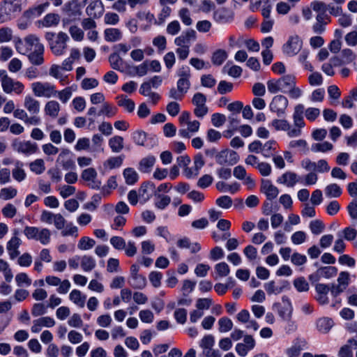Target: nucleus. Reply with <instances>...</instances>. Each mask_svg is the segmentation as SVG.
<instances>
[{
	"instance_id": "nucleus-1",
	"label": "nucleus",
	"mask_w": 357,
	"mask_h": 357,
	"mask_svg": "<svg viewBox=\"0 0 357 357\" xmlns=\"http://www.w3.org/2000/svg\"><path fill=\"white\" fill-rule=\"evenodd\" d=\"M305 117L310 121H314L319 115L320 110L315 107H309L305 110L304 105L298 104L295 106L293 114L294 124L284 119H274L271 121V126L277 131H284L290 138L298 137L302 135V128L305 126L303 113Z\"/></svg>"
},
{
	"instance_id": "nucleus-2",
	"label": "nucleus",
	"mask_w": 357,
	"mask_h": 357,
	"mask_svg": "<svg viewBox=\"0 0 357 357\" xmlns=\"http://www.w3.org/2000/svg\"><path fill=\"white\" fill-rule=\"evenodd\" d=\"M45 39L48 41L50 49L56 56L64 54L66 49V42L69 40L68 35L63 32H59L57 36L53 32H47Z\"/></svg>"
},
{
	"instance_id": "nucleus-3",
	"label": "nucleus",
	"mask_w": 357,
	"mask_h": 357,
	"mask_svg": "<svg viewBox=\"0 0 357 357\" xmlns=\"http://www.w3.org/2000/svg\"><path fill=\"white\" fill-rule=\"evenodd\" d=\"M44 46L40 43L38 37L33 34L28 35L23 40L19 38L15 41L16 50L23 55H26Z\"/></svg>"
},
{
	"instance_id": "nucleus-4",
	"label": "nucleus",
	"mask_w": 357,
	"mask_h": 357,
	"mask_svg": "<svg viewBox=\"0 0 357 357\" xmlns=\"http://www.w3.org/2000/svg\"><path fill=\"white\" fill-rule=\"evenodd\" d=\"M22 10L21 4L16 0L5 1L0 5V23L8 22Z\"/></svg>"
},
{
	"instance_id": "nucleus-5",
	"label": "nucleus",
	"mask_w": 357,
	"mask_h": 357,
	"mask_svg": "<svg viewBox=\"0 0 357 357\" xmlns=\"http://www.w3.org/2000/svg\"><path fill=\"white\" fill-rule=\"evenodd\" d=\"M31 89L36 97L51 98L56 96L57 91L50 82H36L31 84Z\"/></svg>"
},
{
	"instance_id": "nucleus-6",
	"label": "nucleus",
	"mask_w": 357,
	"mask_h": 357,
	"mask_svg": "<svg viewBox=\"0 0 357 357\" xmlns=\"http://www.w3.org/2000/svg\"><path fill=\"white\" fill-rule=\"evenodd\" d=\"M11 146L14 151L26 155L33 154L38 150L36 143L19 139H15L12 142Z\"/></svg>"
},
{
	"instance_id": "nucleus-7",
	"label": "nucleus",
	"mask_w": 357,
	"mask_h": 357,
	"mask_svg": "<svg viewBox=\"0 0 357 357\" xmlns=\"http://www.w3.org/2000/svg\"><path fill=\"white\" fill-rule=\"evenodd\" d=\"M302 45L303 41L298 35L291 36L282 46V51L286 55L293 56L300 52Z\"/></svg>"
},
{
	"instance_id": "nucleus-8",
	"label": "nucleus",
	"mask_w": 357,
	"mask_h": 357,
	"mask_svg": "<svg viewBox=\"0 0 357 357\" xmlns=\"http://www.w3.org/2000/svg\"><path fill=\"white\" fill-rule=\"evenodd\" d=\"M239 160L238 153L232 150L225 149L215 155V161L220 165H234Z\"/></svg>"
},
{
	"instance_id": "nucleus-9",
	"label": "nucleus",
	"mask_w": 357,
	"mask_h": 357,
	"mask_svg": "<svg viewBox=\"0 0 357 357\" xmlns=\"http://www.w3.org/2000/svg\"><path fill=\"white\" fill-rule=\"evenodd\" d=\"M1 86L3 91L6 93L14 92L16 94H20L24 89V86L22 82L15 81L6 75L1 78Z\"/></svg>"
},
{
	"instance_id": "nucleus-10",
	"label": "nucleus",
	"mask_w": 357,
	"mask_h": 357,
	"mask_svg": "<svg viewBox=\"0 0 357 357\" xmlns=\"http://www.w3.org/2000/svg\"><path fill=\"white\" fill-rule=\"evenodd\" d=\"M288 104L289 101L285 96L282 95L275 96L270 103V110L276 113L278 116H282L285 114Z\"/></svg>"
},
{
	"instance_id": "nucleus-11",
	"label": "nucleus",
	"mask_w": 357,
	"mask_h": 357,
	"mask_svg": "<svg viewBox=\"0 0 357 357\" xmlns=\"http://www.w3.org/2000/svg\"><path fill=\"white\" fill-rule=\"evenodd\" d=\"M255 340L252 336L245 335L243 342L236 344L235 350L240 356L245 357L250 350L255 348Z\"/></svg>"
},
{
	"instance_id": "nucleus-12",
	"label": "nucleus",
	"mask_w": 357,
	"mask_h": 357,
	"mask_svg": "<svg viewBox=\"0 0 357 357\" xmlns=\"http://www.w3.org/2000/svg\"><path fill=\"white\" fill-rule=\"evenodd\" d=\"M197 39V33L194 29H189L183 31L179 36L175 38L174 44L178 47H190L191 41Z\"/></svg>"
},
{
	"instance_id": "nucleus-13",
	"label": "nucleus",
	"mask_w": 357,
	"mask_h": 357,
	"mask_svg": "<svg viewBox=\"0 0 357 357\" xmlns=\"http://www.w3.org/2000/svg\"><path fill=\"white\" fill-rule=\"evenodd\" d=\"M260 190L266 195L267 199L269 201L276 198L279 194L278 188L268 179L261 180Z\"/></svg>"
},
{
	"instance_id": "nucleus-14",
	"label": "nucleus",
	"mask_w": 357,
	"mask_h": 357,
	"mask_svg": "<svg viewBox=\"0 0 357 357\" xmlns=\"http://www.w3.org/2000/svg\"><path fill=\"white\" fill-rule=\"evenodd\" d=\"M13 116L17 119L23 121L27 126H38L41 123V119L40 116H29L27 112L23 109H16L14 111Z\"/></svg>"
},
{
	"instance_id": "nucleus-15",
	"label": "nucleus",
	"mask_w": 357,
	"mask_h": 357,
	"mask_svg": "<svg viewBox=\"0 0 357 357\" xmlns=\"http://www.w3.org/2000/svg\"><path fill=\"white\" fill-rule=\"evenodd\" d=\"M70 150L63 149L56 159V162L59 163L63 169L70 170L75 167V162L69 157Z\"/></svg>"
},
{
	"instance_id": "nucleus-16",
	"label": "nucleus",
	"mask_w": 357,
	"mask_h": 357,
	"mask_svg": "<svg viewBox=\"0 0 357 357\" xmlns=\"http://www.w3.org/2000/svg\"><path fill=\"white\" fill-rule=\"evenodd\" d=\"M24 107L31 115V116H39L40 104V102L32 97L31 95H27L24 98Z\"/></svg>"
},
{
	"instance_id": "nucleus-17",
	"label": "nucleus",
	"mask_w": 357,
	"mask_h": 357,
	"mask_svg": "<svg viewBox=\"0 0 357 357\" xmlns=\"http://www.w3.org/2000/svg\"><path fill=\"white\" fill-rule=\"evenodd\" d=\"M213 19L218 23H229L234 20V13L226 8H221L214 11Z\"/></svg>"
},
{
	"instance_id": "nucleus-18",
	"label": "nucleus",
	"mask_w": 357,
	"mask_h": 357,
	"mask_svg": "<svg viewBox=\"0 0 357 357\" xmlns=\"http://www.w3.org/2000/svg\"><path fill=\"white\" fill-rule=\"evenodd\" d=\"M315 291L317 292L315 298L319 303L321 305H326L328 303L329 299L328 297V293L330 291V287L328 284L317 283L315 284Z\"/></svg>"
},
{
	"instance_id": "nucleus-19",
	"label": "nucleus",
	"mask_w": 357,
	"mask_h": 357,
	"mask_svg": "<svg viewBox=\"0 0 357 357\" xmlns=\"http://www.w3.org/2000/svg\"><path fill=\"white\" fill-rule=\"evenodd\" d=\"M86 12L91 17H100L104 13V6L100 0L93 1L86 7Z\"/></svg>"
},
{
	"instance_id": "nucleus-20",
	"label": "nucleus",
	"mask_w": 357,
	"mask_h": 357,
	"mask_svg": "<svg viewBox=\"0 0 357 357\" xmlns=\"http://www.w3.org/2000/svg\"><path fill=\"white\" fill-rule=\"evenodd\" d=\"M298 182V175L293 172H286L277 178V183L283 184L289 188L294 187Z\"/></svg>"
},
{
	"instance_id": "nucleus-21",
	"label": "nucleus",
	"mask_w": 357,
	"mask_h": 357,
	"mask_svg": "<svg viewBox=\"0 0 357 357\" xmlns=\"http://www.w3.org/2000/svg\"><path fill=\"white\" fill-rule=\"evenodd\" d=\"M334 326V321L329 317H321L316 321L317 329L321 333H328Z\"/></svg>"
},
{
	"instance_id": "nucleus-22",
	"label": "nucleus",
	"mask_w": 357,
	"mask_h": 357,
	"mask_svg": "<svg viewBox=\"0 0 357 357\" xmlns=\"http://www.w3.org/2000/svg\"><path fill=\"white\" fill-rule=\"evenodd\" d=\"M280 92L287 93L296 85V77L292 75H286L280 78Z\"/></svg>"
},
{
	"instance_id": "nucleus-23",
	"label": "nucleus",
	"mask_w": 357,
	"mask_h": 357,
	"mask_svg": "<svg viewBox=\"0 0 357 357\" xmlns=\"http://www.w3.org/2000/svg\"><path fill=\"white\" fill-rule=\"evenodd\" d=\"M44 47H42L26 55L28 56L29 61L31 63L35 66H40L44 63Z\"/></svg>"
},
{
	"instance_id": "nucleus-24",
	"label": "nucleus",
	"mask_w": 357,
	"mask_h": 357,
	"mask_svg": "<svg viewBox=\"0 0 357 357\" xmlns=\"http://www.w3.org/2000/svg\"><path fill=\"white\" fill-rule=\"evenodd\" d=\"M116 100L117 105L123 108L125 111L129 113L134 112L135 103L132 99L128 98L126 96L121 95L116 97Z\"/></svg>"
},
{
	"instance_id": "nucleus-25",
	"label": "nucleus",
	"mask_w": 357,
	"mask_h": 357,
	"mask_svg": "<svg viewBox=\"0 0 357 357\" xmlns=\"http://www.w3.org/2000/svg\"><path fill=\"white\" fill-rule=\"evenodd\" d=\"M21 241L17 236H13L7 243V250L8 251L10 257L13 259L17 257L20 252L18 251V248L20 245Z\"/></svg>"
},
{
	"instance_id": "nucleus-26",
	"label": "nucleus",
	"mask_w": 357,
	"mask_h": 357,
	"mask_svg": "<svg viewBox=\"0 0 357 357\" xmlns=\"http://www.w3.org/2000/svg\"><path fill=\"white\" fill-rule=\"evenodd\" d=\"M60 111V105L56 100L48 101L45 106L44 112L46 115L55 119L58 116Z\"/></svg>"
},
{
	"instance_id": "nucleus-27",
	"label": "nucleus",
	"mask_w": 357,
	"mask_h": 357,
	"mask_svg": "<svg viewBox=\"0 0 357 357\" xmlns=\"http://www.w3.org/2000/svg\"><path fill=\"white\" fill-rule=\"evenodd\" d=\"M155 162V158L153 155H148L142 158L139 164V170L143 173H149Z\"/></svg>"
},
{
	"instance_id": "nucleus-28",
	"label": "nucleus",
	"mask_w": 357,
	"mask_h": 357,
	"mask_svg": "<svg viewBox=\"0 0 357 357\" xmlns=\"http://www.w3.org/2000/svg\"><path fill=\"white\" fill-rule=\"evenodd\" d=\"M118 109L107 102H105L98 112V116L105 115L108 118L115 116Z\"/></svg>"
},
{
	"instance_id": "nucleus-29",
	"label": "nucleus",
	"mask_w": 357,
	"mask_h": 357,
	"mask_svg": "<svg viewBox=\"0 0 357 357\" xmlns=\"http://www.w3.org/2000/svg\"><path fill=\"white\" fill-rule=\"evenodd\" d=\"M277 142L275 140H269L266 142L265 144H262L261 154L265 158L273 156L277 149Z\"/></svg>"
},
{
	"instance_id": "nucleus-30",
	"label": "nucleus",
	"mask_w": 357,
	"mask_h": 357,
	"mask_svg": "<svg viewBox=\"0 0 357 357\" xmlns=\"http://www.w3.org/2000/svg\"><path fill=\"white\" fill-rule=\"evenodd\" d=\"M15 168L12 170V175L15 180L22 182L26 178V174L23 167V163L17 161L15 164Z\"/></svg>"
},
{
	"instance_id": "nucleus-31",
	"label": "nucleus",
	"mask_w": 357,
	"mask_h": 357,
	"mask_svg": "<svg viewBox=\"0 0 357 357\" xmlns=\"http://www.w3.org/2000/svg\"><path fill=\"white\" fill-rule=\"evenodd\" d=\"M49 5L50 3L48 2L40 4L36 7L29 8V10H26L24 15L26 17H38L44 12V10L49 6Z\"/></svg>"
},
{
	"instance_id": "nucleus-32",
	"label": "nucleus",
	"mask_w": 357,
	"mask_h": 357,
	"mask_svg": "<svg viewBox=\"0 0 357 357\" xmlns=\"http://www.w3.org/2000/svg\"><path fill=\"white\" fill-rule=\"evenodd\" d=\"M154 196L155 197L154 205L160 210L165 209L171 202V197L168 195L154 194Z\"/></svg>"
},
{
	"instance_id": "nucleus-33",
	"label": "nucleus",
	"mask_w": 357,
	"mask_h": 357,
	"mask_svg": "<svg viewBox=\"0 0 357 357\" xmlns=\"http://www.w3.org/2000/svg\"><path fill=\"white\" fill-rule=\"evenodd\" d=\"M109 146L114 153H119L123 149V138L114 136L109 139Z\"/></svg>"
},
{
	"instance_id": "nucleus-34",
	"label": "nucleus",
	"mask_w": 357,
	"mask_h": 357,
	"mask_svg": "<svg viewBox=\"0 0 357 357\" xmlns=\"http://www.w3.org/2000/svg\"><path fill=\"white\" fill-rule=\"evenodd\" d=\"M70 300L80 307L85 305L86 296L82 295V292L77 289H73L69 295Z\"/></svg>"
},
{
	"instance_id": "nucleus-35",
	"label": "nucleus",
	"mask_w": 357,
	"mask_h": 357,
	"mask_svg": "<svg viewBox=\"0 0 357 357\" xmlns=\"http://www.w3.org/2000/svg\"><path fill=\"white\" fill-rule=\"evenodd\" d=\"M218 331L221 333H225L230 331L233 328V322L227 317H222L218 321Z\"/></svg>"
},
{
	"instance_id": "nucleus-36",
	"label": "nucleus",
	"mask_w": 357,
	"mask_h": 357,
	"mask_svg": "<svg viewBox=\"0 0 357 357\" xmlns=\"http://www.w3.org/2000/svg\"><path fill=\"white\" fill-rule=\"evenodd\" d=\"M109 62L113 69L121 72L124 70L123 61L117 53L110 54L109 57Z\"/></svg>"
},
{
	"instance_id": "nucleus-37",
	"label": "nucleus",
	"mask_w": 357,
	"mask_h": 357,
	"mask_svg": "<svg viewBox=\"0 0 357 357\" xmlns=\"http://www.w3.org/2000/svg\"><path fill=\"white\" fill-rule=\"evenodd\" d=\"M105 39L108 42L119 40L122 36L121 32L118 29H106L104 32Z\"/></svg>"
},
{
	"instance_id": "nucleus-38",
	"label": "nucleus",
	"mask_w": 357,
	"mask_h": 357,
	"mask_svg": "<svg viewBox=\"0 0 357 357\" xmlns=\"http://www.w3.org/2000/svg\"><path fill=\"white\" fill-rule=\"evenodd\" d=\"M80 264L82 268L86 272L92 271L96 265L95 259L89 255H84L81 257Z\"/></svg>"
},
{
	"instance_id": "nucleus-39",
	"label": "nucleus",
	"mask_w": 357,
	"mask_h": 357,
	"mask_svg": "<svg viewBox=\"0 0 357 357\" xmlns=\"http://www.w3.org/2000/svg\"><path fill=\"white\" fill-rule=\"evenodd\" d=\"M341 188L336 183L328 185L325 188V195L328 198L338 197L342 195Z\"/></svg>"
},
{
	"instance_id": "nucleus-40",
	"label": "nucleus",
	"mask_w": 357,
	"mask_h": 357,
	"mask_svg": "<svg viewBox=\"0 0 357 357\" xmlns=\"http://www.w3.org/2000/svg\"><path fill=\"white\" fill-rule=\"evenodd\" d=\"M65 10L70 15H80V4L77 0H72L65 5Z\"/></svg>"
},
{
	"instance_id": "nucleus-41",
	"label": "nucleus",
	"mask_w": 357,
	"mask_h": 357,
	"mask_svg": "<svg viewBox=\"0 0 357 357\" xmlns=\"http://www.w3.org/2000/svg\"><path fill=\"white\" fill-rule=\"evenodd\" d=\"M51 240V231L47 228H40L36 241L43 245H47Z\"/></svg>"
},
{
	"instance_id": "nucleus-42",
	"label": "nucleus",
	"mask_w": 357,
	"mask_h": 357,
	"mask_svg": "<svg viewBox=\"0 0 357 357\" xmlns=\"http://www.w3.org/2000/svg\"><path fill=\"white\" fill-rule=\"evenodd\" d=\"M123 174L128 185H133L138 180V174L132 168L125 169Z\"/></svg>"
},
{
	"instance_id": "nucleus-43",
	"label": "nucleus",
	"mask_w": 357,
	"mask_h": 357,
	"mask_svg": "<svg viewBox=\"0 0 357 357\" xmlns=\"http://www.w3.org/2000/svg\"><path fill=\"white\" fill-rule=\"evenodd\" d=\"M130 285L134 289H142L146 285V279L142 275H138L130 278Z\"/></svg>"
},
{
	"instance_id": "nucleus-44",
	"label": "nucleus",
	"mask_w": 357,
	"mask_h": 357,
	"mask_svg": "<svg viewBox=\"0 0 357 357\" xmlns=\"http://www.w3.org/2000/svg\"><path fill=\"white\" fill-rule=\"evenodd\" d=\"M29 167L36 174H41L45 170V162L43 159H36L29 164Z\"/></svg>"
},
{
	"instance_id": "nucleus-45",
	"label": "nucleus",
	"mask_w": 357,
	"mask_h": 357,
	"mask_svg": "<svg viewBox=\"0 0 357 357\" xmlns=\"http://www.w3.org/2000/svg\"><path fill=\"white\" fill-rule=\"evenodd\" d=\"M292 306L291 302L287 299V303L278 310V314L282 319H289L292 316Z\"/></svg>"
},
{
	"instance_id": "nucleus-46",
	"label": "nucleus",
	"mask_w": 357,
	"mask_h": 357,
	"mask_svg": "<svg viewBox=\"0 0 357 357\" xmlns=\"http://www.w3.org/2000/svg\"><path fill=\"white\" fill-rule=\"evenodd\" d=\"M319 273L321 278L329 279L335 277L337 273V268L335 266H324L319 268Z\"/></svg>"
},
{
	"instance_id": "nucleus-47",
	"label": "nucleus",
	"mask_w": 357,
	"mask_h": 357,
	"mask_svg": "<svg viewBox=\"0 0 357 357\" xmlns=\"http://www.w3.org/2000/svg\"><path fill=\"white\" fill-rule=\"evenodd\" d=\"M146 137V132L141 130H136L132 134L133 142L138 146H144Z\"/></svg>"
},
{
	"instance_id": "nucleus-48",
	"label": "nucleus",
	"mask_w": 357,
	"mask_h": 357,
	"mask_svg": "<svg viewBox=\"0 0 357 357\" xmlns=\"http://www.w3.org/2000/svg\"><path fill=\"white\" fill-rule=\"evenodd\" d=\"M333 148V146L331 143L328 142H324L322 143L313 144L311 146V150L313 152L325 153L326 151L332 150Z\"/></svg>"
},
{
	"instance_id": "nucleus-49",
	"label": "nucleus",
	"mask_w": 357,
	"mask_h": 357,
	"mask_svg": "<svg viewBox=\"0 0 357 357\" xmlns=\"http://www.w3.org/2000/svg\"><path fill=\"white\" fill-rule=\"evenodd\" d=\"M294 286L299 292H306L309 290V284L303 277H299L294 280Z\"/></svg>"
},
{
	"instance_id": "nucleus-50",
	"label": "nucleus",
	"mask_w": 357,
	"mask_h": 357,
	"mask_svg": "<svg viewBox=\"0 0 357 357\" xmlns=\"http://www.w3.org/2000/svg\"><path fill=\"white\" fill-rule=\"evenodd\" d=\"M227 52L223 50L215 51L212 56V62L213 64L220 66L227 59Z\"/></svg>"
},
{
	"instance_id": "nucleus-51",
	"label": "nucleus",
	"mask_w": 357,
	"mask_h": 357,
	"mask_svg": "<svg viewBox=\"0 0 357 357\" xmlns=\"http://www.w3.org/2000/svg\"><path fill=\"white\" fill-rule=\"evenodd\" d=\"M17 191L13 187L3 188L0 190V199L8 200L14 198L17 195Z\"/></svg>"
},
{
	"instance_id": "nucleus-52",
	"label": "nucleus",
	"mask_w": 357,
	"mask_h": 357,
	"mask_svg": "<svg viewBox=\"0 0 357 357\" xmlns=\"http://www.w3.org/2000/svg\"><path fill=\"white\" fill-rule=\"evenodd\" d=\"M96 244V241L91 238L84 236L80 238L77 247L79 250H86L92 248Z\"/></svg>"
},
{
	"instance_id": "nucleus-53",
	"label": "nucleus",
	"mask_w": 357,
	"mask_h": 357,
	"mask_svg": "<svg viewBox=\"0 0 357 357\" xmlns=\"http://www.w3.org/2000/svg\"><path fill=\"white\" fill-rule=\"evenodd\" d=\"M59 22V16L57 14L49 13L45 15L43 20V24L45 26L57 25Z\"/></svg>"
},
{
	"instance_id": "nucleus-54",
	"label": "nucleus",
	"mask_w": 357,
	"mask_h": 357,
	"mask_svg": "<svg viewBox=\"0 0 357 357\" xmlns=\"http://www.w3.org/2000/svg\"><path fill=\"white\" fill-rule=\"evenodd\" d=\"M178 17L185 26H190L193 22L190 10L186 8H183L178 11Z\"/></svg>"
},
{
	"instance_id": "nucleus-55",
	"label": "nucleus",
	"mask_w": 357,
	"mask_h": 357,
	"mask_svg": "<svg viewBox=\"0 0 357 357\" xmlns=\"http://www.w3.org/2000/svg\"><path fill=\"white\" fill-rule=\"evenodd\" d=\"M215 271L219 277H226L230 273V268L227 263L220 262L215 266Z\"/></svg>"
},
{
	"instance_id": "nucleus-56",
	"label": "nucleus",
	"mask_w": 357,
	"mask_h": 357,
	"mask_svg": "<svg viewBox=\"0 0 357 357\" xmlns=\"http://www.w3.org/2000/svg\"><path fill=\"white\" fill-rule=\"evenodd\" d=\"M310 229L313 234L318 235L322 233L325 226L324 223L319 220H314L310 222Z\"/></svg>"
},
{
	"instance_id": "nucleus-57",
	"label": "nucleus",
	"mask_w": 357,
	"mask_h": 357,
	"mask_svg": "<svg viewBox=\"0 0 357 357\" xmlns=\"http://www.w3.org/2000/svg\"><path fill=\"white\" fill-rule=\"evenodd\" d=\"M264 289L268 295L278 294L282 291V288L276 285L275 281H270L264 284Z\"/></svg>"
},
{
	"instance_id": "nucleus-58",
	"label": "nucleus",
	"mask_w": 357,
	"mask_h": 357,
	"mask_svg": "<svg viewBox=\"0 0 357 357\" xmlns=\"http://www.w3.org/2000/svg\"><path fill=\"white\" fill-rule=\"evenodd\" d=\"M172 9L167 6H162V8L158 16V20L155 23L158 25L162 24L166 19L170 15Z\"/></svg>"
},
{
	"instance_id": "nucleus-59",
	"label": "nucleus",
	"mask_w": 357,
	"mask_h": 357,
	"mask_svg": "<svg viewBox=\"0 0 357 357\" xmlns=\"http://www.w3.org/2000/svg\"><path fill=\"white\" fill-rule=\"evenodd\" d=\"M13 38V31L9 27H2L0 29V43L9 42Z\"/></svg>"
},
{
	"instance_id": "nucleus-60",
	"label": "nucleus",
	"mask_w": 357,
	"mask_h": 357,
	"mask_svg": "<svg viewBox=\"0 0 357 357\" xmlns=\"http://www.w3.org/2000/svg\"><path fill=\"white\" fill-rule=\"evenodd\" d=\"M341 236L347 241H354L357 236V230L351 227H346L342 231Z\"/></svg>"
},
{
	"instance_id": "nucleus-61",
	"label": "nucleus",
	"mask_w": 357,
	"mask_h": 357,
	"mask_svg": "<svg viewBox=\"0 0 357 357\" xmlns=\"http://www.w3.org/2000/svg\"><path fill=\"white\" fill-rule=\"evenodd\" d=\"M289 149H300L301 151H303L304 152H306L308 151L307 149V143L305 139H300L296 140H291L289 143Z\"/></svg>"
},
{
	"instance_id": "nucleus-62",
	"label": "nucleus",
	"mask_w": 357,
	"mask_h": 357,
	"mask_svg": "<svg viewBox=\"0 0 357 357\" xmlns=\"http://www.w3.org/2000/svg\"><path fill=\"white\" fill-rule=\"evenodd\" d=\"M78 229L76 226H74L71 222L66 224L64 229L61 231V235L63 236H75L77 237Z\"/></svg>"
},
{
	"instance_id": "nucleus-63",
	"label": "nucleus",
	"mask_w": 357,
	"mask_h": 357,
	"mask_svg": "<svg viewBox=\"0 0 357 357\" xmlns=\"http://www.w3.org/2000/svg\"><path fill=\"white\" fill-rule=\"evenodd\" d=\"M149 280L154 287H159L161 285L162 274L158 271H151L149 275Z\"/></svg>"
},
{
	"instance_id": "nucleus-64",
	"label": "nucleus",
	"mask_w": 357,
	"mask_h": 357,
	"mask_svg": "<svg viewBox=\"0 0 357 357\" xmlns=\"http://www.w3.org/2000/svg\"><path fill=\"white\" fill-rule=\"evenodd\" d=\"M181 31V25L178 21L174 20L169 22L166 29V31L168 34L171 36H175L179 33Z\"/></svg>"
}]
</instances>
